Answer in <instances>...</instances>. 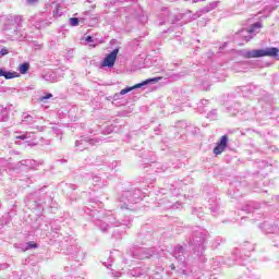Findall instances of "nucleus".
I'll return each instance as SVG.
<instances>
[{
  "label": "nucleus",
  "instance_id": "obj_1",
  "mask_svg": "<svg viewBox=\"0 0 279 279\" xmlns=\"http://www.w3.org/2000/svg\"><path fill=\"white\" fill-rule=\"evenodd\" d=\"M278 52L279 49L275 47L258 50H250L246 51L245 58H264L265 56L276 58V56H278Z\"/></svg>",
  "mask_w": 279,
  "mask_h": 279
},
{
  "label": "nucleus",
  "instance_id": "obj_2",
  "mask_svg": "<svg viewBox=\"0 0 279 279\" xmlns=\"http://www.w3.org/2000/svg\"><path fill=\"white\" fill-rule=\"evenodd\" d=\"M19 27H21V16H15L9 20V23L4 25V29L8 32V36H16Z\"/></svg>",
  "mask_w": 279,
  "mask_h": 279
},
{
  "label": "nucleus",
  "instance_id": "obj_3",
  "mask_svg": "<svg viewBox=\"0 0 279 279\" xmlns=\"http://www.w3.org/2000/svg\"><path fill=\"white\" fill-rule=\"evenodd\" d=\"M157 82H160V77L148 78L146 81H143L140 84L132 86V87H125L124 89H122L120 92V95H128V93H132V90H136V88H143V86H147L149 84H156Z\"/></svg>",
  "mask_w": 279,
  "mask_h": 279
},
{
  "label": "nucleus",
  "instance_id": "obj_4",
  "mask_svg": "<svg viewBox=\"0 0 279 279\" xmlns=\"http://www.w3.org/2000/svg\"><path fill=\"white\" fill-rule=\"evenodd\" d=\"M260 29H263V22H255L252 24L247 29H246V35H245V41L250 43L254 36L257 34H260Z\"/></svg>",
  "mask_w": 279,
  "mask_h": 279
},
{
  "label": "nucleus",
  "instance_id": "obj_5",
  "mask_svg": "<svg viewBox=\"0 0 279 279\" xmlns=\"http://www.w3.org/2000/svg\"><path fill=\"white\" fill-rule=\"evenodd\" d=\"M204 243H206V234L202 233V231L194 232L190 240V245L204 247Z\"/></svg>",
  "mask_w": 279,
  "mask_h": 279
},
{
  "label": "nucleus",
  "instance_id": "obj_6",
  "mask_svg": "<svg viewBox=\"0 0 279 279\" xmlns=\"http://www.w3.org/2000/svg\"><path fill=\"white\" fill-rule=\"evenodd\" d=\"M117 56H119V48L113 49L102 61L101 66H109L112 69L114 62H117Z\"/></svg>",
  "mask_w": 279,
  "mask_h": 279
},
{
  "label": "nucleus",
  "instance_id": "obj_7",
  "mask_svg": "<svg viewBox=\"0 0 279 279\" xmlns=\"http://www.w3.org/2000/svg\"><path fill=\"white\" fill-rule=\"evenodd\" d=\"M228 147V135L221 136L219 143L214 148V154L216 156H219V154H223L226 151V148Z\"/></svg>",
  "mask_w": 279,
  "mask_h": 279
},
{
  "label": "nucleus",
  "instance_id": "obj_8",
  "mask_svg": "<svg viewBox=\"0 0 279 279\" xmlns=\"http://www.w3.org/2000/svg\"><path fill=\"white\" fill-rule=\"evenodd\" d=\"M156 254V251L154 248H146V250H138L137 254L133 253L134 258H141V260H144L145 258H151Z\"/></svg>",
  "mask_w": 279,
  "mask_h": 279
},
{
  "label": "nucleus",
  "instance_id": "obj_9",
  "mask_svg": "<svg viewBox=\"0 0 279 279\" xmlns=\"http://www.w3.org/2000/svg\"><path fill=\"white\" fill-rule=\"evenodd\" d=\"M173 256L177 260H179L180 263H184L185 257H184V247L183 246H175L174 251H173Z\"/></svg>",
  "mask_w": 279,
  "mask_h": 279
},
{
  "label": "nucleus",
  "instance_id": "obj_10",
  "mask_svg": "<svg viewBox=\"0 0 279 279\" xmlns=\"http://www.w3.org/2000/svg\"><path fill=\"white\" fill-rule=\"evenodd\" d=\"M21 165L28 167V169H36V167H38V162H36L34 159L22 160Z\"/></svg>",
  "mask_w": 279,
  "mask_h": 279
},
{
  "label": "nucleus",
  "instance_id": "obj_11",
  "mask_svg": "<svg viewBox=\"0 0 279 279\" xmlns=\"http://www.w3.org/2000/svg\"><path fill=\"white\" fill-rule=\"evenodd\" d=\"M87 143H89V145H95V143H99V141L95 138L76 141L75 147H80V145H84L86 147Z\"/></svg>",
  "mask_w": 279,
  "mask_h": 279
},
{
  "label": "nucleus",
  "instance_id": "obj_12",
  "mask_svg": "<svg viewBox=\"0 0 279 279\" xmlns=\"http://www.w3.org/2000/svg\"><path fill=\"white\" fill-rule=\"evenodd\" d=\"M0 77H5V80H14L16 77V72H7L0 69Z\"/></svg>",
  "mask_w": 279,
  "mask_h": 279
},
{
  "label": "nucleus",
  "instance_id": "obj_13",
  "mask_svg": "<svg viewBox=\"0 0 279 279\" xmlns=\"http://www.w3.org/2000/svg\"><path fill=\"white\" fill-rule=\"evenodd\" d=\"M27 71H29V64L27 62L20 64V73L22 75H25V73H27Z\"/></svg>",
  "mask_w": 279,
  "mask_h": 279
},
{
  "label": "nucleus",
  "instance_id": "obj_14",
  "mask_svg": "<svg viewBox=\"0 0 279 279\" xmlns=\"http://www.w3.org/2000/svg\"><path fill=\"white\" fill-rule=\"evenodd\" d=\"M218 4H219V2H211V3L209 4V7L204 8V9L202 10V12H205V13L210 12V10H215V8H217Z\"/></svg>",
  "mask_w": 279,
  "mask_h": 279
},
{
  "label": "nucleus",
  "instance_id": "obj_15",
  "mask_svg": "<svg viewBox=\"0 0 279 279\" xmlns=\"http://www.w3.org/2000/svg\"><path fill=\"white\" fill-rule=\"evenodd\" d=\"M69 25H71V27H77V25H80V19L77 17H71L69 20Z\"/></svg>",
  "mask_w": 279,
  "mask_h": 279
},
{
  "label": "nucleus",
  "instance_id": "obj_16",
  "mask_svg": "<svg viewBox=\"0 0 279 279\" xmlns=\"http://www.w3.org/2000/svg\"><path fill=\"white\" fill-rule=\"evenodd\" d=\"M24 123H34V118L29 114H24V119H23Z\"/></svg>",
  "mask_w": 279,
  "mask_h": 279
},
{
  "label": "nucleus",
  "instance_id": "obj_17",
  "mask_svg": "<svg viewBox=\"0 0 279 279\" xmlns=\"http://www.w3.org/2000/svg\"><path fill=\"white\" fill-rule=\"evenodd\" d=\"M36 247H38V244H36L34 242H28L26 250H35Z\"/></svg>",
  "mask_w": 279,
  "mask_h": 279
},
{
  "label": "nucleus",
  "instance_id": "obj_18",
  "mask_svg": "<svg viewBox=\"0 0 279 279\" xmlns=\"http://www.w3.org/2000/svg\"><path fill=\"white\" fill-rule=\"evenodd\" d=\"M53 97L52 94H47L46 96L39 97V101H47V99H51Z\"/></svg>",
  "mask_w": 279,
  "mask_h": 279
},
{
  "label": "nucleus",
  "instance_id": "obj_19",
  "mask_svg": "<svg viewBox=\"0 0 279 279\" xmlns=\"http://www.w3.org/2000/svg\"><path fill=\"white\" fill-rule=\"evenodd\" d=\"M43 77H44V80H46V82H54L53 77L49 74H46Z\"/></svg>",
  "mask_w": 279,
  "mask_h": 279
},
{
  "label": "nucleus",
  "instance_id": "obj_20",
  "mask_svg": "<svg viewBox=\"0 0 279 279\" xmlns=\"http://www.w3.org/2000/svg\"><path fill=\"white\" fill-rule=\"evenodd\" d=\"M10 53V51L7 48H2L0 50V56H8Z\"/></svg>",
  "mask_w": 279,
  "mask_h": 279
},
{
  "label": "nucleus",
  "instance_id": "obj_21",
  "mask_svg": "<svg viewBox=\"0 0 279 279\" xmlns=\"http://www.w3.org/2000/svg\"><path fill=\"white\" fill-rule=\"evenodd\" d=\"M113 99L117 101L118 99H121V93L114 94Z\"/></svg>",
  "mask_w": 279,
  "mask_h": 279
},
{
  "label": "nucleus",
  "instance_id": "obj_22",
  "mask_svg": "<svg viewBox=\"0 0 279 279\" xmlns=\"http://www.w3.org/2000/svg\"><path fill=\"white\" fill-rule=\"evenodd\" d=\"M85 40L86 43H94L93 36H87Z\"/></svg>",
  "mask_w": 279,
  "mask_h": 279
},
{
  "label": "nucleus",
  "instance_id": "obj_23",
  "mask_svg": "<svg viewBox=\"0 0 279 279\" xmlns=\"http://www.w3.org/2000/svg\"><path fill=\"white\" fill-rule=\"evenodd\" d=\"M17 138H20L21 141H25V138H27V135H20L17 136Z\"/></svg>",
  "mask_w": 279,
  "mask_h": 279
},
{
  "label": "nucleus",
  "instance_id": "obj_24",
  "mask_svg": "<svg viewBox=\"0 0 279 279\" xmlns=\"http://www.w3.org/2000/svg\"><path fill=\"white\" fill-rule=\"evenodd\" d=\"M170 267H171V269H175V265H173V264H171Z\"/></svg>",
  "mask_w": 279,
  "mask_h": 279
},
{
  "label": "nucleus",
  "instance_id": "obj_25",
  "mask_svg": "<svg viewBox=\"0 0 279 279\" xmlns=\"http://www.w3.org/2000/svg\"><path fill=\"white\" fill-rule=\"evenodd\" d=\"M107 228H102V232H106Z\"/></svg>",
  "mask_w": 279,
  "mask_h": 279
},
{
  "label": "nucleus",
  "instance_id": "obj_26",
  "mask_svg": "<svg viewBox=\"0 0 279 279\" xmlns=\"http://www.w3.org/2000/svg\"><path fill=\"white\" fill-rule=\"evenodd\" d=\"M207 100H202V104H206Z\"/></svg>",
  "mask_w": 279,
  "mask_h": 279
},
{
  "label": "nucleus",
  "instance_id": "obj_27",
  "mask_svg": "<svg viewBox=\"0 0 279 279\" xmlns=\"http://www.w3.org/2000/svg\"><path fill=\"white\" fill-rule=\"evenodd\" d=\"M207 100H202V104H206Z\"/></svg>",
  "mask_w": 279,
  "mask_h": 279
},
{
  "label": "nucleus",
  "instance_id": "obj_28",
  "mask_svg": "<svg viewBox=\"0 0 279 279\" xmlns=\"http://www.w3.org/2000/svg\"><path fill=\"white\" fill-rule=\"evenodd\" d=\"M31 1H33V2H34V1H38V0H31Z\"/></svg>",
  "mask_w": 279,
  "mask_h": 279
},
{
  "label": "nucleus",
  "instance_id": "obj_29",
  "mask_svg": "<svg viewBox=\"0 0 279 279\" xmlns=\"http://www.w3.org/2000/svg\"><path fill=\"white\" fill-rule=\"evenodd\" d=\"M90 47H95V45H90Z\"/></svg>",
  "mask_w": 279,
  "mask_h": 279
}]
</instances>
